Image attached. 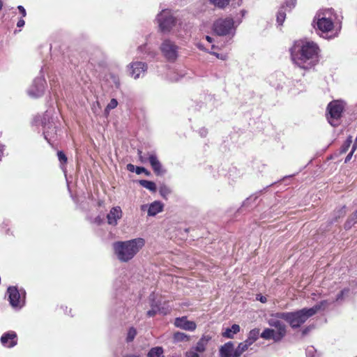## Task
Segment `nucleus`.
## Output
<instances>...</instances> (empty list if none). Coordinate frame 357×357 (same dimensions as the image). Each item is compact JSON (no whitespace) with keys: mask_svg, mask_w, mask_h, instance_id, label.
<instances>
[{"mask_svg":"<svg viewBox=\"0 0 357 357\" xmlns=\"http://www.w3.org/2000/svg\"><path fill=\"white\" fill-rule=\"evenodd\" d=\"M336 15L333 9H321L317 12L312 21V25L316 31L321 32L319 34L324 37L323 34L328 33L333 30Z\"/></svg>","mask_w":357,"mask_h":357,"instance_id":"7ed1b4c3","label":"nucleus"},{"mask_svg":"<svg viewBox=\"0 0 357 357\" xmlns=\"http://www.w3.org/2000/svg\"><path fill=\"white\" fill-rule=\"evenodd\" d=\"M328 303L327 301H322L310 308H303L295 312H291V328H297L303 324L311 316L316 314L319 310H323L327 307Z\"/></svg>","mask_w":357,"mask_h":357,"instance_id":"20e7f679","label":"nucleus"},{"mask_svg":"<svg viewBox=\"0 0 357 357\" xmlns=\"http://www.w3.org/2000/svg\"><path fill=\"white\" fill-rule=\"evenodd\" d=\"M353 153H354L351 151V152L347 155V156L346 157L345 160H344V162H345V163L348 162L351 159V157H352V155H353Z\"/></svg>","mask_w":357,"mask_h":357,"instance_id":"a19ab883","label":"nucleus"},{"mask_svg":"<svg viewBox=\"0 0 357 357\" xmlns=\"http://www.w3.org/2000/svg\"><path fill=\"white\" fill-rule=\"evenodd\" d=\"M159 26L162 31H169L176 24V19L170 10H163L157 17Z\"/></svg>","mask_w":357,"mask_h":357,"instance_id":"1a4fd4ad","label":"nucleus"},{"mask_svg":"<svg viewBox=\"0 0 357 357\" xmlns=\"http://www.w3.org/2000/svg\"><path fill=\"white\" fill-rule=\"evenodd\" d=\"M158 312L165 315L170 312V309L169 307H162L158 309Z\"/></svg>","mask_w":357,"mask_h":357,"instance_id":"473e14b6","label":"nucleus"},{"mask_svg":"<svg viewBox=\"0 0 357 357\" xmlns=\"http://www.w3.org/2000/svg\"><path fill=\"white\" fill-rule=\"evenodd\" d=\"M24 24H25L24 20L23 19H20V20L17 22V26L18 27H22V26L24 25Z\"/></svg>","mask_w":357,"mask_h":357,"instance_id":"ea45409f","label":"nucleus"},{"mask_svg":"<svg viewBox=\"0 0 357 357\" xmlns=\"http://www.w3.org/2000/svg\"><path fill=\"white\" fill-rule=\"evenodd\" d=\"M344 109V103L341 100H333L328 105L326 118L332 126L337 127L340 124V119Z\"/></svg>","mask_w":357,"mask_h":357,"instance_id":"423d86ee","label":"nucleus"},{"mask_svg":"<svg viewBox=\"0 0 357 357\" xmlns=\"http://www.w3.org/2000/svg\"><path fill=\"white\" fill-rule=\"evenodd\" d=\"M143 238H136L128 241H119L112 244L114 253L118 260L126 263L131 261L145 245Z\"/></svg>","mask_w":357,"mask_h":357,"instance_id":"f03ea898","label":"nucleus"},{"mask_svg":"<svg viewBox=\"0 0 357 357\" xmlns=\"http://www.w3.org/2000/svg\"><path fill=\"white\" fill-rule=\"evenodd\" d=\"M137 154L139 155V159L141 162L144 163L146 161V158L142 156V151L140 149L137 150Z\"/></svg>","mask_w":357,"mask_h":357,"instance_id":"c9c22d12","label":"nucleus"},{"mask_svg":"<svg viewBox=\"0 0 357 357\" xmlns=\"http://www.w3.org/2000/svg\"><path fill=\"white\" fill-rule=\"evenodd\" d=\"M294 52L293 74L296 77L295 80L300 81L305 70L318 61L319 47L313 41L299 40L294 42Z\"/></svg>","mask_w":357,"mask_h":357,"instance_id":"f257e3e1","label":"nucleus"},{"mask_svg":"<svg viewBox=\"0 0 357 357\" xmlns=\"http://www.w3.org/2000/svg\"><path fill=\"white\" fill-rule=\"evenodd\" d=\"M356 149H357V142H356V141H355V143L354 144L351 151L354 153V151H356Z\"/></svg>","mask_w":357,"mask_h":357,"instance_id":"c03bdc74","label":"nucleus"},{"mask_svg":"<svg viewBox=\"0 0 357 357\" xmlns=\"http://www.w3.org/2000/svg\"><path fill=\"white\" fill-rule=\"evenodd\" d=\"M248 348L245 343L241 342L237 348L234 351V357H240L241 354L245 351Z\"/></svg>","mask_w":357,"mask_h":357,"instance_id":"5701e85b","label":"nucleus"},{"mask_svg":"<svg viewBox=\"0 0 357 357\" xmlns=\"http://www.w3.org/2000/svg\"><path fill=\"white\" fill-rule=\"evenodd\" d=\"M345 213H346V211H345V207L344 206V207L342 208V215H344V214H345Z\"/></svg>","mask_w":357,"mask_h":357,"instance_id":"09e8293b","label":"nucleus"},{"mask_svg":"<svg viewBox=\"0 0 357 357\" xmlns=\"http://www.w3.org/2000/svg\"><path fill=\"white\" fill-rule=\"evenodd\" d=\"M130 75L135 79L139 77L141 73H144L147 69V65L142 61H136L130 63Z\"/></svg>","mask_w":357,"mask_h":357,"instance_id":"4468645a","label":"nucleus"},{"mask_svg":"<svg viewBox=\"0 0 357 357\" xmlns=\"http://www.w3.org/2000/svg\"><path fill=\"white\" fill-rule=\"evenodd\" d=\"M259 335V329L258 328H254L251 330L248 334V337L250 338V340H253L254 342H255L258 339Z\"/></svg>","mask_w":357,"mask_h":357,"instance_id":"cd10ccee","label":"nucleus"},{"mask_svg":"<svg viewBox=\"0 0 357 357\" xmlns=\"http://www.w3.org/2000/svg\"><path fill=\"white\" fill-rule=\"evenodd\" d=\"M118 105L116 99L112 98L106 107V110H110L116 108Z\"/></svg>","mask_w":357,"mask_h":357,"instance_id":"c756f323","label":"nucleus"},{"mask_svg":"<svg viewBox=\"0 0 357 357\" xmlns=\"http://www.w3.org/2000/svg\"><path fill=\"white\" fill-rule=\"evenodd\" d=\"M206 39L207 41H208L209 43H211L212 42V38L208 36H206Z\"/></svg>","mask_w":357,"mask_h":357,"instance_id":"a18cd8bd","label":"nucleus"},{"mask_svg":"<svg viewBox=\"0 0 357 357\" xmlns=\"http://www.w3.org/2000/svg\"><path fill=\"white\" fill-rule=\"evenodd\" d=\"M352 142L351 137H349L347 140L344 142V143L342 144V146L340 148V153H346L349 148L351 146V144Z\"/></svg>","mask_w":357,"mask_h":357,"instance_id":"a878e982","label":"nucleus"},{"mask_svg":"<svg viewBox=\"0 0 357 357\" xmlns=\"http://www.w3.org/2000/svg\"><path fill=\"white\" fill-rule=\"evenodd\" d=\"M174 324L176 328L188 331H194L197 328L196 323L193 321L188 320L186 316L176 318Z\"/></svg>","mask_w":357,"mask_h":357,"instance_id":"9b49d317","label":"nucleus"},{"mask_svg":"<svg viewBox=\"0 0 357 357\" xmlns=\"http://www.w3.org/2000/svg\"><path fill=\"white\" fill-rule=\"evenodd\" d=\"M148 357H165L163 356V349L161 347H155L149 351Z\"/></svg>","mask_w":357,"mask_h":357,"instance_id":"412c9836","label":"nucleus"},{"mask_svg":"<svg viewBox=\"0 0 357 357\" xmlns=\"http://www.w3.org/2000/svg\"><path fill=\"white\" fill-rule=\"evenodd\" d=\"M137 335V331L134 327H130L128 332V335L126 337V342H132Z\"/></svg>","mask_w":357,"mask_h":357,"instance_id":"393cba45","label":"nucleus"},{"mask_svg":"<svg viewBox=\"0 0 357 357\" xmlns=\"http://www.w3.org/2000/svg\"><path fill=\"white\" fill-rule=\"evenodd\" d=\"M234 344L228 342L222 345L220 349V355L221 357H234Z\"/></svg>","mask_w":357,"mask_h":357,"instance_id":"f3484780","label":"nucleus"},{"mask_svg":"<svg viewBox=\"0 0 357 357\" xmlns=\"http://www.w3.org/2000/svg\"><path fill=\"white\" fill-rule=\"evenodd\" d=\"M57 156L61 165H66L68 162V158L66 154L62 151L57 152Z\"/></svg>","mask_w":357,"mask_h":357,"instance_id":"bb28decb","label":"nucleus"},{"mask_svg":"<svg viewBox=\"0 0 357 357\" xmlns=\"http://www.w3.org/2000/svg\"><path fill=\"white\" fill-rule=\"evenodd\" d=\"M135 172L137 174L144 173L146 176H149L151 174L150 172L143 167H136Z\"/></svg>","mask_w":357,"mask_h":357,"instance_id":"7c9ffc66","label":"nucleus"},{"mask_svg":"<svg viewBox=\"0 0 357 357\" xmlns=\"http://www.w3.org/2000/svg\"><path fill=\"white\" fill-rule=\"evenodd\" d=\"M161 194L165 197V194H168V192H161Z\"/></svg>","mask_w":357,"mask_h":357,"instance_id":"864d4df0","label":"nucleus"},{"mask_svg":"<svg viewBox=\"0 0 357 357\" xmlns=\"http://www.w3.org/2000/svg\"><path fill=\"white\" fill-rule=\"evenodd\" d=\"M255 342L252 340H250V338L249 337H248V338L244 341L243 342V343H245L247 344V347L248 348L250 345H252Z\"/></svg>","mask_w":357,"mask_h":357,"instance_id":"58836bf2","label":"nucleus"},{"mask_svg":"<svg viewBox=\"0 0 357 357\" xmlns=\"http://www.w3.org/2000/svg\"><path fill=\"white\" fill-rule=\"evenodd\" d=\"M353 219L357 220V211L353 215Z\"/></svg>","mask_w":357,"mask_h":357,"instance_id":"de8ad7c7","label":"nucleus"},{"mask_svg":"<svg viewBox=\"0 0 357 357\" xmlns=\"http://www.w3.org/2000/svg\"><path fill=\"white\" fill-rule=\"evenodd\" d=\"M211 338L210 335H203L193 348L198 351L199 353H204L206 350V347L211 340Z\"/></svg>","mask_w":357,"mask_h":357,"instance_id":"dca6fc26","label":"nucleus"},{"mask_svg":"<svg viewBox=\"0 0 357 357\" xmlns=\"http://www.w3.org/2000/svg\"><path fill=\"white\" fill-rule=\"evenodd\" d=\"M349 292V289H344L343 290H342L337 296V298H336V301H341L342 300L344 294H348Z\"/></svg>","mask_w":357,"mask_h":357,"instance_id":"2f4dec72","label":"nucleus"},{"mask_svg":"<svg viewBox=\"0 0 357 357\" xmlns=\"http://www.w3.org/2000/svg\"><path fill=\"white\" fill-rule=\"evenodd\" d=\"M268 324L274 329L266 328L261 334V337L265 340H280L286 334L285 325L282 321L277 317H271L268 320Z\"/></svg>","mask_w":357,"mask_h":357,"instance_id":"39448f33","label":"nucleus"},{"mask_svg":"<svg viewBox=\"0 0 357 357\" xmlns=\"http://www.w3.org/2000/svg\"><path fill=\"white\" fill-rule=\"evenodd\" d=\"M315 349L313 347H310L306 349V354L307 356L313 357Z\"/></svg>","mask_w":357,"mask_h":357,"instance_id":"72a5a7b5","label":"nucleus"},{"mask_svg":"<svg viewBox=\"0 0 357 357\" xmlns=\"http://www.w3.org/2000/svg\"><path fill=\"white\" fill-rule=\"evenodd\" d=\"M158 310L151 309L147 312V316L149 317H154L158 313Z\"/></svg>","mask_w":357,"mask_h":357,"instance_id":"f704fd0d","label":"nucleus"},{"mask_svg":"<svg viewBox=\"0 0 357 357\" xmlns=\"http://www.w3.org/2000/svg\"><path fill=\"white\" fill-rule=\"evenodd\" d=\"M234 24V20L231 17L218 19L213 24V31L218 36L228 35L233 29Z\"/></svg>","mask_w":357,"mask_h":357,"instance_id":"6e6552de","label":"nucleus"},{"mask_svg":"<svg viewBox=\"0 0 357 357\" xmlns=\"http://www.w3.org/2000/svg\"><path fill=\"white\" fill-rule=\"evenodd\" d=\"M259 298H258L261 303H264L267 301V299L265 296H259Z\"/></svg>","mask_w":357,"mask_h":357,"instance_id":"37998d69","label":"nucleus"},{"mask_svg":"<svg viewBox=\"0 0 357 357\" xmlns=\"http://www.w3.org/2000/svg\"><path fill=\"white\" fill-rule=\"evenodd\" d=\"M122 211L120 206L112 207L107 215V223L110 225L116 226L118 220L122 218Z\"/></svg>","mask_w":357,"mask_h":357,"instance_id":"f8f14e48","label":"nucleus"},{"mask_svg":"<svg viewBox=\"0 0 357 357\" xmlns=\"http://www.w3.org/2000/svg\"><path fill=\"white\" fill-rule=\"evenodd\" d=\"M173 340L174 342H189L190 337L184 333L176 332L173 335Z\"/></svg>","mask_w":357,"mask_h":357,"instance_id":"aec40b11","label":"nucleus"},{"mask_svg":"<svg viewBox=\"0 0 357 357\" xmlns=\"http://www.w3.org/2000/svg\"><path fill=\"white\" fill-rule=\"evenodd\" d=\"M185 357H200L198 351L192 347L185 353Z\"/></svg>","mask_w":357,"mask_h":357,"instance_id":"c85d7f7f","label":"nucleus"},{"mask_svg":"<svg viewBox=\"0 0 357 357\" xmlns=\"http://www.w3.org/2000/svg\"><path fill=\"white\" fill-rule=\"evenodd\" d=\"M149 161L155 175L161 176L165 173V170L155 154L149 155Z\"/></svg>","mask_w":357,"mask_h":357,"instance_id":"2eb2a0df","label":"nucleus"},{"mask_svg":"<svg viewBox=\"0 0 357 357\" xmlns=\"http://www.w3.org/2000/svg\"><path fill=\"white\" fill-rule=\"evenodd\" d=\"M240 331V326L238 324H233L231 328H226L225 331L222 333L224 337L233 338L234 335Z\"/></svg>","mask_w":357,"mask_h":357,"instance_id":"6ab92c4d","label":"nucleus"},{"mask_svg":"<svg viewBox=\"0 0 357 357\" xmlns=\"http://www.w3.org/2000/svg\"><path fill=\"white\" fill-rule=\"evenodd\" d=\"M1 342L3 345L7 347H13L17 344V334L14 331H8L3 334L1 337Z\"/></svg>","mask_w":357,"mask_h":357,"instance_id":"ddd939ff","label":"nucleus"},{"mask_svg":"<svg viewBox=\"0 0 357 357\" xmlns=\"http://www.w3.org/2000/svg\"><path fill=\"white\" fill-rule=\"evenodd\" d=\"M3 7V2L1 0H0V10L2 9Z\"/></svg>","mask_w":357,"mask_h":357,"instance_id":"8fccbe9b","label":"nucleus"},{"mask_svg":"<svg viewBox=\"0 0 357 357\" xmlns=\"http://www.w3.org/2000/svg\"><path fill=\"white\" fill-rule=\"evenodd\" d=\"M286 18V13L283 10V8H281L277 14V22L279 25H282Z\"/></svg>","mask_w":357,"mask_h":357,"instance_id":"b1692460","label":"nucleus"},{"mask_svg":"<svg viewBox=\"0 0 357 357\" xmlns=\"http://www.w3.org/2000/svg\"><path fill=\"white\" fill-rule=\"evenodd\" d=\"M163 204L158 201H155L151 203L148 209V215L150 216H154L162 211Z\"/></svg>","mask_w":357,"mask_h":357,"instance_id":"a211bd4d","label":"nucleus"},{"mask_svg":"<svg viewBox=\"0 0 357 357\" xmlns=\"http://www.w3.org/2000/svg\"><path fill=\"white\" fill-rule=\"evenodd\" d=\"M17 8H18L20 13H21L22 16L25 17L26 15V13L24 8L22 6H19L17 7Z\"/></svg>","mask_w":357,"mask_h":357,"instance_id":"e433bc0d","label":"nucleus"},{"mask_svg":"<svg viewBox=\"0 0 357 357\" xmlns=\"http://www.w3.org/2000/svg\"><path fill=\"white\" fill-rule=\"evenodd\" d=\"M127 169L131 172H135L136 167L132 164L127 165Z\"/></svg>","mask_w":357,"mask_h":357,"instance_id":"4c0bfd02","label":"nucleus"},{"mask_svg":"<svg viewBox=\"0 0 357 357\" xmlns=\"http://www.w3.org/2000/svg\"><path fill=\"white\" fill-rule=\"evenodd\" d=\"M296 3V0H291V7H294Z\"/></svg>","mask_w":357,"mask_h":357,"instance_id":"49530a36","label":"nucleus"},{"mask_svg":"<svg viewBox=\"0 0 357 357\" xmlns=\"http://www.w3.org/2000/svg\"><path fill=\"white\" fill-rule=\"evenodd\" d=\"M161 194L165 197V194H168V192H161Z\"/></svg>","mask_w":357,"mask_h":357,"instance_id":"603ef678","label":"nucleus"},{"mask_svg":"<svg viewBox=\"0 0 357 357\" xmlns=\"http://www.w3.org/2000/svg\"><path fill=\"white\" fill-rule=\"evenodd\" d=\"M178 46L170 40H165L160 45V50L162 56L170 62H174L178 58Z\"/></svg>","mask_w":357,"mask_h":357,"instance_id":"0eeeda50","label":"nucleus"},{"mask_svg":"<svg viewBox=\"0 0 357 357\" xmlns=\"http://www.w3.org/2000/svg\"><path fill=\"white\" fill-rule=\"evenodd\" d=\"M7 295L10 305L15 308H21L25 303V296H22L16 287L10 286L7 289Z\"/></svg>","mask_w":357,"mask_h":357,"instance_id":"9d476101","label":"nucleus"},{"mask_svg":"<svg viewBox=\"0 0 357 357\" xmlns=\"http://www.w3.org/2000/svg\"><path fill=\"white\" fill-rule=\"evenodd\" d=\"M139 183L142 187L149 190L150 191L155 192L157 190L156 185L153 181L147 180H140Z\"/></svg>","mask_w":357,"mask_h":357,"instance_id":"4be33fe9","label":"nucleus"},{"mask_svg":"<svg viewBox=\"0 0 357 357\" xmlns=\"http://www.w3.org/2000/svg\"><path fill=\"white\" fill-rule=\"evenodd\" d=\"M310 328L307 327V328H305L304 330L302 331L301 332V336H304L309 331H310Z\"/></svg>","mask_w":357,"mask_h":357,"instance_id":"79ce46f5","label":"nucleus"},{"mask_svg":"<svg viewBox=\"0 0 357 357\" xmlns=\"http://www.w3.org/2000/svg\"><path fill=\"white\" fill-rule=\"evenodd\" d=\"M115 84H116V86L117 88H119V87L120 86V82H116Z\"/></svg>","mask_w":357,"mask_h":357,"instance_id":"3c124183","label":"nucleus"}]
</instances>
